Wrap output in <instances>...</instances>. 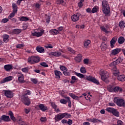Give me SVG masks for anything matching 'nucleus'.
<instances>
[{"mask_svg":"<svg viewBox=\"0 0 125 125\" xmlns=\"http://www.w3.org/2000/svg\"><path fill=\"white\" fill-rule=\"evenodd\" d=\"M75 74L77 77H79L80 79H84V80H86V81H89V82H92L94 83H96L97 84H99V82L94 77L91 76H86L81 73H79L78 72H75Z\"/></svg>","mask_w":125,"mask_h":125,"instance_id":"1","label":"nucleus"},{"mask_svg":"<svg viewBox=\"0 0 125 125\" xmlns=\"http://www.w3.org/2000/svg\"><path fill=\"white\" fill-rule=\"evenodd\" d=\"M43 34H44V30L41 28L35 29L31 32V36L36 37V38L42 37Z\"/></svg>","mask_w":125,"mask_h":125,"instance_id":"2","label":"nucleus"},{"mask_svg":"<svg viewBox=\"0 0 125 125\" xmlns=\"http://www.w3.org/2000/svg\"><path fill=\"white\" fill-rule=\"evenodd\" d=\"M98 74L101 75L102 81H104V82H105V83H109V80H108L109 73L103 69H101L98 72Z\"/></svg>","mask_w":125,"mask_h":125,"instance_id":"3","label":"nucleus"},{"mask_svg":"<svg viewBox=\"0 0 125 125\" xmlns=\"http://www.w3.org/2000/svg\"><path fill=\"white\" fill-rule=\"evenodd\" d=\"M70 117H71V114L67 112H65L64 113H61V114L57 115L55 117V121H57V122H59V121H61V120H62V119H64H64H68Z\"/></svg>","mask_w":125,"mask_h":125,"instance_id":"4","label":"nucleus"},{"mask_svg":"<svg viewBox=\"0 0 125 125\" xmlns=\"http://www.w3.org/2000/svg\"><path fill=\"white\" fill-rule=\"evenodd\" d=\"M40 61V57L39 56H33L29 57L28 59V63L30 64H35L36 63H39Z\"/></svg>","mask_w":125,"mask_h":125,"instance_id":"5","label":"nucleus"},{"mask_svg":"<svg viewBox=\"0 0 125 125\" xmlns=\"http://www.w3.org/2000/svg\"><path fill=\"white\" fill-rule=\"evenodd\" d=\"M113 74L114 76L117 77L118 81H120V82L125 81V75L124 74L119 75V74H120L119 70L117 71L116 72H113Z\"/></svg>","mask_w":125,"mask_h":125,"instance_id":"6","label":"nucleus"},{"mask_svg":"<svg viewBox=\"0 0 125 125\" xmlns=\"http://www.w3.org/2000/svg\"><path fill=\"white\" fill-rule=\"evenodd\" d=\"M100 28L101 31L104 32V33H106V34H112V31H109V26L108 25H102Z\"/></svg>","mask_w":125,"mask_h":125,"instance_id":"7","label":"nucleus"},{"mask_svg":"<svg viewBox=\"0 0 125 125\" xmlns=\"http://www.w3.org/2000/svg\"><path fill=\"white\" fill-rule=\"evenodd\" d=\"M123 99H119L118 97H115L113 99V102L114 103H116L117 105L119 106L120 107H122V105H123Z\"/></svg>","mask_w":125,"mask_h":125,"instance_id":"8","label":"nucleus"},{"mask_svg":"<svg viewBox=\"0 0 125 125\" xmlns=\"http://www.w3.org/2000/svg\"><path fill=\"white\" fill-rule=\"evenodd\" d=\"M21 101L26 106H29L31 104V101L28 97H22Z\"/></svg>","mask_w":125,"mask_h":125,"instance_id":"9","label":"nucleus"},{"mask_svg":"<svg viewBox=\"0 0 125 125\" xmlns=\"http://www.w3.org/2000/svg\"><path fill=\"white\" fill-rule=\"evenodd\" d=\"M121 51L122 49L119 48L113 49L111 51L110 56H116V55H118Z\"/></svg>","mask_w":125,"mask_h":125,"instance_id":"10","label":"nucleus"},{"mask_svg":"<svg viewBox=\"0 0 125 125\" xmlns=\"http://www.w3.org/2000/svg\"><path fill=\"white\" fill-rule=\"evenodd\" d=\"M3 92H4L5 96L8 98H12L13 97V92L10 90H4Z\"/></svg>","mask_w":125,"mask_h":125,"instance_id":"11","label":"nucleus"},{"mask_svg":"<svg viewBox=\"0 0 125 125\" xmlns=\"http://www.w3.org/2000/svg\"><path fill=\"white\" fill-rule=\"evenodd\" d=\"M18 80L19 83H25V80H24V75L21 73H19L17 74Z\"/></svg>","mask_w":125,"mask_h":125,"instance_id":"12","label":"nucleus"},{"mask_svg":"<svg viewBox=\"0 0 125 125\" xmlns=\"http://www.w3.org/2000/svg\"><path fill=\"white\" fill-rule=\"evenodd\" d=\"M102 11L103 13L105 14V16H110V12H111L110 7L102 8Z\"/></svg>","mask_w":125,"mask_h":125,"instance_id":"13","label":"nucleus"},{"mask_svg":"<svg viewBox=\"0 0 125 125\" xmlns=\"http://www.w3.org/2000/svg\"><path fill=\"white\" fill-rule=\"evenodd\" d=\"M60 68L61 70L62 71L63 73L65 76H70V73L67 72V71H68V69L66 67L63 65H60Z\"/></svg>","mask_w":125,"mask_h":125,"instance_id":"14","label":"nucleus"},{"mask_svg":"<svg viewBox=\"0 0 125 125\" xmlns=\"http://www.w3.org/2000/svg\"><path fill=\"white\" fill-rule=\"evenodd\" d=\"M80 16H81V14L79 13L74 14L71 17L72 21L73 22H76L78 21L79 19H80Z\"/></svg>","mask_w":125,"mask_h":125,"instance_id":"15","label":"nucleus"},{"mask_svg":"<svg viewBox=\"0 0 125 125\" xmlns=\"http://www.w3.org/2000/svg\"><path fill=\"white\" fill-rule=\"evenodd\" d=\"M117 39L116 37H113L111 40L110 41L111 48H114L115 47V44L117 42Z\"/></svg>","mask_w":125,"mask_h":125,"instance_id":"16","label":"nucleus"},{"mask_svg":"<svg viewBox=\"0 0 125 125\" xmlns=\"http://www.w3.org/2000/svg\"><path fill=\"white\" fill-rule=\"evenodd\" d=\"M86 121H87L88 122H91V123H94V124L101 122V121L95 118H86Z\"/></svg>","mask_w":125,"mask_h":125,"instance_id":"17","label":"nucleus"},{"mask_svg":"<svg viewBox=\"0 0 125 125\" xmlns=\"http://www.w3.org/2000/svg\"><path fill=\"white\" fill-rule=\"evenodd\" d=\"M12 80H13V77L11 76L7 77L1 81V83H4L7 82H10V81H12Z\"/></svg>","mask_w":125,"mask_h":125,"instance_id":"18","label":"nucleus"},{"mask_svg":"<svg viewBox=\"0 0 125 125\" xmlns=\"http://www.w3.org/2000/svg\"><path fill=\"white\" fill-rule=\"evenodd\" d=\"M4 69L7 72H10L11 70H13V66L11 64H6L4 66Z\"/></svg>","mask_w":125,"mask_h":125,"instance_id":"19","label":"nucleus"},{"mask_svg":"<svg viewBox=\"0 0 125 125\" xmlns=\"http://www.w3.org/2000/svg\"><path fill=\"white\" fill-rule=\"evenodd\" d=\"M116 63L115 62H111L110 64H109V67H111V69L112 71H114L113 73H115L117 70V67H116Z\"/></svg>","mask_w":125,"mask_h":125,"instance_id":"20","label":"nucleus"},{"mask_svg":"<svg viewBox=\"0 0 125 125\" xmlns=\"http://www.w3.org/2000/svg\"><path fill=\"white\" fill-rule=\"evenodd\" d=\"M54 73L55 74V78L56 79H60V76H62V73L58 70H55L54 71Z\"/></svg>","mask_w":125,"mask_h":125,"instance_id":"21","label":"nucleus"},{"mask_svg":"<svg viewBox=\"0 0 125 125\" xmlns=\"http://www.w3.org/2000/svg\"><path fill=\"white\" fill-rule=\"evenodd\" d=\"M101 48L102 51H105L108 48V45L106 42H102L101 45Z\"/></svg>","mask_w":125,"mask_h":125,"instance_id":"22","label":"nucleus"},{"mask_svg":"<svg viewBox=\"0 0 125 125\" xmlns=\"http://www.w3.org/2000/svg\"><path fill=\"white\" fill-rule=\"evenodd\" d=\"M1 120L4 121V122H10L9 116L5 115H3L1 117Z\"/></svg>","mask_w":125,"mask_h":125,"instance_id":"23","label":"nucleus"},{"mask_svg":"<svg viewBox=\"0 0 125 125\" xmlns=\"http://www.w3.org/2000/svg\"><path fill=\"white\" fill-rule=\"evenodd\" d=\"M56 3L57 4H61L64 6H66V5H67L66 2L64 1L63 0H56Z\"/></svg>","mask_w":125,"mask_h":125,"instance_id":"24","label":"nucleus"},{"mask_svg":"<svg viewBox=\"0 0 125 125\" xmlns=\"http://www.w3.org/2000/svg\"><path fill=\"white\" fill-rule=\"evenodd\" d=\"M39 107L40 108V110H42V111H43V112H45V111L47 110V107L45 106L43 104H39Z\"/></svg>","mask_w":125,"mask_h":125,"instance_id":"25","label":"nucleus"},{"mask_svg":"<svg viewBox=\"0 0 125 125\" xmlns=\"http://www.w3.org/2000/svg\"><path fill=\"white\" fill-rule=\"evenodd\" d=\"M102 5L103 8H104L105 7H110L109 6V3H108V1L105 0H103L102 2Z\"/></svg>","mask_w":125,"mask_h":125,"instance_id":"26","label":"nucleus"},{"mask_svg":"<svg viewBox=\"0 0 125 125\" xmlns=\"http://www.w3.org/2000/svg\"><path fill=\"white\" fill-rule=\"evenodd\" d=\"M82 54H78L76 57L75 58V60L76 61L77 63H80L82 61Z\"/></svg>","mask_w":125,"mask_h":125,"instance_id":"27","label":"nucleus"},{"mask_svg":"<svg viewBox=\"0 0 125 125\" xmlns=\"http://www.w3.org/2000/svg\"><path fill=\"white\" fill-rule=\"evenodd\" d=\"M90 41L89 40H86L84 42V47L85 48H88L89 47V45H90Z\"/></svg>","mask_w":125,"mask_h":125,"instance_id":"28","label":"nucleus"},{"mask_svg":"<svg viewBox=\"0 0 125 125\" xmlns=\"http://www.w3.org/2000/svg\"><path fill=\"white\" fill-rule=\"evenodd\" d=\"M9 41V36L5 34L3 35V42H8V41Z\"/></svg>","mask_w":125,"mask_h":125,"instance_id":"29","label":"nucleus"},{"mask_svg":"<svg viewBox=\"0 0 125 125\" xmlns=\"http://www.w3.org/2000/svg\"><path fill=\"white\" fill-rule=\"evenodd\" d=\"M123 60H124V58L123 57L118 58L116 61H114L115 64L118 65L120 63H122V62H123Z\"/></svg>","mask_w":125,"mask_h":125,"instance_id":"30","label":"nucleus"},{"mask_svg":"<svg viewBox=\"0 0 125 125\" xmlns=\"http://www.w3.org/2000/svg\"><path fill=\"white\" fill-rule=\"evenodd\" d=\"M125 38H124V37H120L118 38V42L120 44H122V43H124V42H125Z\"/></svg>","mask_w":125,"mask_h":125,"instance_id":"31","label":"nucleus"},{"mask_svg":"<svg viewBox=\"0 0 125 125\" xmlns=\"http://www.w3.org/2000/svg\"><path fill=\"white\" fill-rule=\"evenodd\" d=\"M50 33L52 35H58V33H59V31H58L56 29H53L50 30Z\"/></svg>","mask_w":125,"mask_h":125,"instance_id":"32","label":"nucleus"},{"mask_svg":"<svg viewBox=\"0 0 125 125\" xmlns=\"http://www.w3.org/2000/svg\"><path fill=\"white\" fill-rule=\"evenodd\" d=\"M115 86L113 85H109L107 87V89L109 92H114Z\"/></svg>","mask_w":125,"mask_h":125,"instance_id":"33","label":"nucleus"},{"mask_svg":"<svg viewBox=\"0 0 125 125\" xmlns=\"http://www.w3.org/2000/svg\"><path fill=\"white\" fill-rule=\"evenodd\" d=\"M99 11V6H95L92 9V13H96L98 11Z\"/></svg>","mask_w":125,"mask_h":125,"instance_id":"34","label":"nucleus"},{"mask_svg":"<svg viewBox=\"0 0 125 125\" xmlns=\"http://www.w3.org/2000/svg\"><path fill=\"white\" fill-rule=\"evenodd\" d=\"M36 49L37 51L38 52H40V53H43V52H44V49L42 47L38 46L37 47Z\"/></svg>","mask_w":125,"mask_h":125,"instance_id":"35","label":"nucleus"},{"mask_svg":"<svg viewBox=\"0 0 125 125\" xmlns=\"http://www.w3.org/2000/svg\"><path fill=\"white\" fill-rule=\"evenodd\" d=\"M9 115L10 116L11 119L13 121V122H16V119H15V117L13 116V113H12V112L9 111Z\"/></svg>","mask_w":125,"mask_h":125,"instance_id":"36","label":"nucleus"},{"mask_svg":"<svg viewBox=\"0 0 125 125\" xmlns=\"http://www.w3.org/2000/svg\"><path fill=\"white\" fill-rule=\"evenodd\" d=\"M42 5V2H38L34 4V6L36 9H40Z\"/></svg>","mask_w":125,"mask_h":125,"instance_id":"37","label":"nucleus"},{"mask_svg":"<svg viewBox=\"0 0 125 125\" xmlns=\"http://www.w3.org/2000/svg\"><path fill=\"white\" fill-rule=\"evenodd\" d=\"M71 80H72L70 81V83H76V82H77V81H78V78H77V77H76V76H72Z\"/></svg>","mask_w":125,"mask_h":125,"instance_id":"38","label":"nucleus"},{"mask_svg":"<svg viewBox=\"0 0 125 125\" xmlns=\"http://www.w3.org/2000/svg\"><path fill=\"white\" fill-rule=\"evenodd\" d=\"M112 114L114 115V116H115V117H119L120 115L119 114V112L117 109H113V111H112Z\"/></svg>","mask_w":125,"mask_h":125,"instance_id":"39","label":"nucleus"},{"mask_svg":"<svg viewBox=\"0 0 125 125\" xmlns=\"http://www.w3.org/2000/svg\"><path fill=\"white\" fill-rule=\"evenodd\" d=\"M122 90L123 89H122V88L119 86L114 87V92H118V91L121 92Z\"/></svg>","mask_w":125,"mask_h":125,"instance_id":"40","label":"nucleus"},{"mask_svg":"<svg viewBox=\"0 0 125 125\" xmlns=\"http://www.w3.org/2000/svg\"><path fill=\"white\" fill-rule=\"evenodd\" d=\"M61 53L60 52H55L52 53V55L54 56H56V57H59V56H61Z\"/></svg>","mask_w":125,"mask_h":125,"instance_id":"41","label":"nucleus"},{"mask_svg":"<svg viewBox=\"0 0 125 125\" xmlns=\"http://www.w3.org/2000/svg\"><path fill=\"white\" fill-rule=\"evenodd\" d=\"M27 95H31V91L27 90L26 91H24L22 95V97H26Z\"/></svg>","mask_w":125,"mask_h":125,"instance_id":"42","label":"nucleus"},{"mask_svg":"<svg viewBox=\"0 0 125 125\" xmlns=\"http://www.w3.org/2000/svg\"><path fill=\"white\" fill-rule=\"evenodd\" d=\"M20 21H29V19L27 17H22L19 18Z\"/></svg>","mask_w":125,"mask_h":125,"instance_id":"43","label":"nucleus"},{"mask_svg":"<svg viewBox=\"0 0 125 125\" xmlns=\"http://www.w3.org/2000/svg\"><path fill=\"white\" fill-rule=\"evenodd\" d=\"M80 72L82 74H85L86 73V69L84 66H82L80 68Z\"/></svg>","mask_w":125,"mask_h":125,"instance_id":"44","label":"nucleus"},{"mask_svg":"<svg viewBox=\"0 0 125 125\" xmlns=\"http://www.w3.org/2000/svg\"><path fill=\"white\" fill-rule=\"evenodd\" d=\"M69 95L70 96V97H72L73 99H75L76 100H78L79 99V97L75 95L73 93H69Z\"/></svg>","mask_w":125,"mask_h":125,"instance_id":"45","label":"nucleus"},{"mask_svg":"<svg viewBox=\"0 0 125 125\" xmlns=\"http://www.w3.org/2000/svg\"><path fill=\"white\" fill-rule=\"evenodd\" d=\"M64 98H65V99H67V102L68 103V107H69V108H71V107H72V104L71 103V100H70V97H64Z\"/></svg>","mask_w":125,"mask_h":125,"instance_id":"46","label":"nucleus"},{"mask_svg":"<svg viewBox=\"0 0 125 125\" xmlns=\"http://www.w3.org/2000/svg\"><path fill=\"white\" fill-rule=\"evenodd\" d=\"M83 95H84V96L85 97V99H86V100H89L90 101V97H91V95L89 96V94H88V95L87 94H83Z\"/></svg>","mask_w":125,"mask_h":125,"instance_id":"47","label":"nucleus"},{"mask_svg":"<svg viewBox=\"0 0 125 125\" xmlns=\"http://www.w3.org/2000/svg\"><path fill=\"white\" fill-rule=\"evenodd\" d=\"M119 26L121 29H124L125 27V22H124V21H121L119 22Z\"/></svg>","mask_w":125,"mask_h":125,"instance_id":"48","label":"nucleus"},{"mask_svg":"<svg viewBox=\"0 0 125 125\" xmlns=\"http://www.w3.org/2000/svg\"><path fill=\"white\" fill-rule=\"evenodd\" d=\"M29 70H30V68L28 67H24V68L21 69V71L23 73H28V72H29Z\"/></svg>","mask_w":125,"mask_h":125,"instance_id":"49","label":"nucleus"},{"mask_svg":"<svg viewBox=\"0 0 125 125\" xmlns=\"http://www.w3.org/2000/svg\"><path fill=\"white\" fill-rule=\"evenodd\" d=\"M12 6H13V11L15 12H17V5H16V4L13 3L12 4Z\"/></svg>","mask_w":125,"mask_h":125,"instance_id":"50","label":"nucleus"},{"mask_svg":"<svg viewBox=\"0 0 125 125\" xmlns=\"http://www.w3.org/2000/svg\"><path fill=\"white\" fill-rule=\"evenodd\" d=\"M115 108H111V107H107L106 109V111H107V112H108L109 113H113V111H114Z\"/></svg>","mask_w":125,"mask_h":125,"instance_id":"51","label":"nucleus"},{"mask_svg":"<svg viewBox=\"0 0 125 125\" xmlns=\"http://www.w3.org/2000/svg\"><path fill=\"white\" fill-rule=\"evenodd\" d=\"M76 28L77 29H79V30L83 29H84V25H77L76 26Z\"/></svg>","mask_w":125,"mask_h":125,"instance_id":"52","label":"nucleus"},{"mask_svg":"<svg viewBox=\"0 0 125 125\" xmlns=\"http://www.w3.org/2000/svg\"><path fill=\"white\" fill-rule=\"evenodd\" d=\"M60 102L62 103V104H67L68 101L65 100L64 99H62L60 100Z\"/></svg>","mask_w":125,"mask_h":125,"instance_id":"53","label":"nucleus"},{"mask_svg":"<svg viewBox=\"0 0 125 125\" xmlns=\"http://www.w3.org/2000/svg\"><path fill=\"white\" fill-rule=\"evenodd\" d=\"M16 12L13 11V12L9 16V19H11V18L14 17V16H15V14H16Z\"/></svg>","mask_w":125,"mask_h":125,"instance_id":"54","label":"nucleus"},{"mask_svg":"<svg viewBox=\"0 0 125 125\" xmlns=\"http://www.w3.org/2000/svg\"><path fill=\"white\" fill-rule=\"evenodd\" d=\"M84 1V0H80V2L78 3V5L79 7H82L83 5V2Z\"/></svg>","mask_w":125,"mask_h":125,"instance_id":"55","label":"nucleus"},{"mask_svg":"<svg viewBox=\"0 0 125 125\" xmlns=\"http://www.w3.org/2000/svg\"><path fill=\"white\" fill-rule=\"evenodd\" d=\"M20 125H27L25 122L22 121L21 119H20L19 121H18Z\"/></svg>","mask_w":125,"mask_h":125,"instance_id":"56","label":"nucleus"},{"mask_svg":"<svg viewBox=\"0 0 125 125\" xmlns=\"http://www.w3.org/2000/svg\"><path fill=\"white\" fill-rule=\"evenodd\" d=\"M30 80L31 82L33 83H34L35 84H37V83H38V79L31 78Z\"/></svg>","mask_w":125,"mask_h":125,"instance_id":"57","label":"nucleus"},{"mask_svg":"<svg viewBox=\"0 0 125 125\" xmlns=\"http://www.w3.org/2000/svg\"><path fill=\"white\" fill-rule=\"evenodd\" d=\"M47 120V119L46 118V117H42L40 118V121L42 123H44V122H46Z\"/></svg>","mask_w":125,"mask_h":125,"instance_id":"58","label":"nucleus"},{"mask_svg":"<svg viewBox=\"0 0 125 125\" xmlns=\"http://www.w3.org/2000/svg\"><path fill=\"white\" fill-rule=\"evenodd\" d=\"M25 46V45L24 44H18L16 45L17 48H22Z\"/></svg>","mask_w":125,"mask_h":125,"instance_id":"59","label":"nucleus"},{"mask_svg":"<svg viewBox=\"0 0 125 125\" xmlns=\"http://www.w3.org/2000/svg\"><path fill=\"white\" fill-rule=\"evenodd\" d=\"M113 125H124V123H123V121H122V120H118L117 124H115Z\"/></svg>","mask_w":125,"mask_h":125,"instance_id":"60","label":"nucleus"},{"mask_svg":"<svg viewBox=\"0 0 125 125\" xmlns=\"http://www.w3.org/2000/svg\"><path fill=\"white\" fill-rule=\"evenodd\" d=\"M84 64L87 65L88 63H89V59H85L83 60Z\"/></svg>","mask_w":125,"mask_h":125,"instance_id":"61","label":"nucleus"},{"mask_svg":"<svg viewBox=\"0 0 125 125\" xmlns=\"http://www.w3.org/2000/svg\"><path fill=\"white\" fill-rule=\"evenodd\" d=\"M40 65L43 67H48V65H47V63L44 62L40 63Z\"/></svg>","mask_w":125,"mask_h":125,"instance_id":"62","label":"nucleus"},{"mask_svg":"<svg viewBox=\"0 0 125 125\" xmlns=\"http://www.w3.org/2000/svg\"><path fill=\"white\" fill-rule=\"evenodd\" d=\"M24 112L25 113V114H28V113H30V109L29 108H24Z\"/></svg>","mask_w":125,"mask_h":125,"instance_id":"63","label":"nucleus"},{"mask_svg":"<svg viewBox=\"0 0 125 125\" xmlns=\"http://www.w3.org/2000/svg\"><path fill=\"white\" fill-rule=\"evenodd\" d=\"M21 32V29H15L14 30V32L15 34H20V32Z\"/></svg>","mask_w":125,"mask_h":125,"instance_id":"64","label":"nucleus"}]
</instances>
